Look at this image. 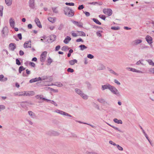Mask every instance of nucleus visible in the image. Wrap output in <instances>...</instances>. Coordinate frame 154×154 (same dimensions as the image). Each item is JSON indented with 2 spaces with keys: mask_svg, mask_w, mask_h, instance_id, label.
<instances>
[{
  "mask_svg": "<svg viewBox=\"0 0 154 154\" xmlns=\"http://www.w3.org/2000/svg\"><path fill=\"white\" fill-rule=\"evenodd\" d=\"M109 90L114 94L117 96H120L121 95L118 90L114 87L111 85Z\"/></svg>",
  "mask_w": 154,
  "mask_h": 154,
  "instance_id": "nucleus-1",
  "label": "nucleus"
},
{
  "mask_svg": "<svg viewBox=\"0 0 154 154\" xmlns=\"http://www.w3.org/2000/svg\"><path fill=\"white\" fill-rule=\"evenodd\" d=\"M103 12L104 14L107 15L109 16H111L112 13V10L109 8H104L103 9Z\"/></svg>",
  "mask_w": 154,
  "mask_h": 154,
  "instance_id": "nucleus-2",
  "label": "nucleus"
},
{
  "mask_svg": "<svg viewBox=\"0 0 154 154\" xmlns=\"http://www.w3.org/2000/svg\"><path fill=\"white\" fill-rule=\"evenodd\" d=\"M54 112L56 113H59L62 115L66 116H68L70 117H72V116L69 114L60 110L57 109L55 110L54 111Z\"/></svg>",
  "mask_w": 154,
  "mask_h": 154,
  "instance_id": "nucleus-3",
  "label": "nucleus"
},
{
  "mask_svg": "<svg viewBox=\"0 0 154 154\" xmlns=\"http://www.w3.org/2000/svg\"><path fill=\"white\" fill-rule=\"evenodd\" d=\"M65 14L69 17H72L74 15L73 13L72 10L69 8H66L64 11Z\"/></svg>",
  "mask_w": 154,
  "mask_h": 154,
  "instance_id": "nucleus-4",
  "label": "nucleus"
},
{
  "mask_svg": "<svg viewBox=\"0 0 154 154\" xmlns=\"http://www.w3.org/2000/svg\"><path fill=\"white\" fill-rule=\"evenodd\" d=\"M47 54L46 51L43 52L40 55V60L42 62H44L45 60Z\"/></svg>",
  "mask_w": 154,
  "mask_h": 154,
  "instance_id": "nucleus-5",
  "label": "nucleus"
},
{
  "mask_svg": "<svg viewBox=\"0 0 154 154\" xmlns=\"http://www.w3.org/2000/svg\"><path fill=\"white\" fill-rule=\"evenodd\" d=\"M35 0H29V7L32 9H34L35 8Z\"/></svg>",
  "mask_w": 154,
  "mask_h": 154,
  "instance_id": "nucleus-6",
  "label": "nucleus"
},
{
  "mask_svg": "<svg viewBox=\"0 0 154 154\" xmlns=\"http://www.w3.org/2000/svg\"><path fill=\"white\" fill-rule=\"evenodd\" d=\"M31 44L30 41L26 42L24 44V47L25 48H31Z\"/></svg>",
  "mask_w": 154,
  "mask_h": 154,
  "instance_id": "nucleus-7",
  "label": "nucleus"
},
{
  "mask_svg": "<svg viewBox=\"0 0 154 154\" xmlns=\"http://www.w3.org/2000/svg\"><path fill=\"white\" fill-rule=\"evenodd\" d=\"M142 42V40L140 39H136L132 42V44L134 45H137L138 44L141 43Z\"/></svg>",
  "mask_w": 154,
  "mask_h": 154,
  "instance_id": "nucleus-8",
  "label": "nucleus"
},
{
  "mask_svg": "<svg viewBox=\"0 0 154 154\" xmlns=\"http://www.w3.org/2000/svg\"><path fill=\"white\" fill-rule=\"evenodd\" d=\"M145 39L147 42L149 44H151V43H152V38L150 36L148 35H147L145 38Z\"/></svg>",
  "mask_w": 154,
  "mask_h": 154,
  "instance_id": "nucleus-9",
  "label": "nucleus"
},
{
  "mask_svg": "<svg viewBox=\"0 0 154 154\" xmlns=\"http://www.w3.org/2000/svg\"><path fill=\"white\" fill-rule=\"evenodd\" d=\"M111 85L109 84L102 86V89L103 91L106 89H109V90Z\"/></svg>",
  "mask_w": 154,
  "mask_h": 154,
  "instance_id": "nucleus-10",
  "label": "nucleus"
},
{
  "mask_svg": "<svg viewBox=\"0 0 154 154\" xmlns=\"http://www.w3.org/2000/svg\"><path fill=\"white\" fill-rule=\"evenodd\" d=\"M25 96H32L35 95V93L33 91H25Z\"/></svg>",
  "mask_w": 154,
  "mask_h": 154,
  "instance_id": "nucleus-11",
  "label": "nucleus"
},
{
  "mask_svg": "<svg viewBox=\"0 0 154 154\" xmlns=\"http://www.w3.org/2000/svg\"><path fill=\"white\" fill-rule=\"evenodd\" d=\"M9 23L11 27L14 28V27L15 23L14 20L12 18H11L9 20Z\"/></svg>",
  "mask_w": 154,
  "mask_h": 154,
  "instance_id": "nucleus-12",
  "label": "nucleus"
},
{
  "mask_svg": "<svg viewBox=\"0 0 154 154\" xmlns=\"http://www.w3.org/2000/svg\"><path fill=\"white\" fill-rule=\"evenodd\" d=\"M35 22L37 26L40 28H41L42 27V26L41 24V23L39 20V19L37 18H36L35 20Z\"/></svg>",
  "mask_w": 154,
  "mask_h": 154,
  "instance_id": "nucleus-13",
  "label": "nucleus"
},
{
  "mask_svg": "<svg viewBox=\"0 0 154 154\" xmlns=\"http://www.w3.org/2000/svg\"><path fill=\"white\" fill-rule=\"evenodd\" d=\"M72 23L75 25L78 26L79 27H82L83 24L80 22H78L75 21H72Z\"/></svg>",
  "mask_w": 154,
  "mask_h": 154,
  "instance_id": "nucleus-14",
  "label": "nucleus"
},
{
  "mask_svg": "<svg viewBox=\"0 0 154 154\" xmlns=\"http://www.w3.org/2000/svg\"><path fill=\"white\" fill-rule=\"evenodd\" d=\"M43 96L42 95H37L35 96V97L38 99L41 100L42 99L43 100H46L47 102L50 101V100L46 99L42 97Z\"/></svg>",
  "mask_w": 154,
  "mask_h": 154,
  "instance_id": "nucleus-15",
  "label": "nucleus"
},
{
  "mask_svg": "<svg viewBox=\"0 0 154 154\" xmlns=\"http://www.w3.org/2000/svg\"><path fill=\"white\" fill-rule=\"evenodd\" d=\"M9 47L10 50L13 51L16 48V45L14 43H11L9 45Z\"/></svg>",
  "mask_w": 154,
  "mask_h": 154,
  "instance_id": "nucleus-16",
  "label": "nucleus"
},
{
  "mask_svg": "<svg viewBox=\"0 0 154 154\" xmlns=\"http://www.w3.org/2000/svg\"><path fill=\"white\" fill-rule=\"evenodd\" d=\"M48 20L50 22L52 23H54L55 22L56 18L55 17H49L48 18Z\"/></svg>",
  "mask_w": 154,
  "mask_h": 154,
  "instance_id": "nucleus-17",
  "label": "nucleus"
},
{
  "mask_svg": "<svg viewBox=\"0 0 154 154\" xmlns=\"http://www.w3.org/2000/svg\"><path fill=\"white\" fill-rule=\"evenodd\" d=\"M71 40V38L69 36H67L64 40L63 42L66 44H67Z\"/></svg>",
  "mask_w": 154,
  "mask_h": 154,
  "instance_id": "nucleus-18",
  "label": "nucleus"
},
{
  "mask_svg": "<svg viewBox=\"0 0 154 154\" xmlns=\"http://www.w3.org/2000/svg\"><path fill=\"white\" fill-rule=\"evenodd\" d=\"M5 3L8 6H11L12 2V0H5Z\"/></svg>",
  "mask_w": 154,
  "mask_h": 154,
  "instance_id": "nucleus-19",
  "label": "nucleus"
},
{
  "mask_svg": "<svg viewBox=\"0 0 154 154\" xmlns=\"http://www.w3.org/2000/svg\"><path fill=\"white\" fill-rule=\"evenodd\" d=\"M51 85H54L58 87H61L63 86V85L62 83L60 82H57L55 83V84H52ZM48 86L51 85H48Z\"/></svg>",
  "mask_w": 154,
  "mask_h": 154,
  "instance_id": "nucleus-20",
  "label": "nucleus"
},
{
  "mask_svg": "<svg viewBox=\"0 0 154 154\" xmlns=\"http://www.w3.org/2000/svg\"><path fill=\"white\" fill-rule=\"evenodd\" d=\"M8 79L7 78L4 77L3 75H0V81L2 82H4L6 81Z\"/></svg>",
  "mask_w": 154,
  "mask_h": 154,
  "instance_id": "nucleus-21",
  "label": "nucleus"
},
{
  "mask_svg": "<svg viewBox=\"0 0 154 154\" xmlns=\"http://www.w3.org/2000/svg\"><path fill=\"white\" fill-rule=\"evenodd\" d=\"M77 63V61L75 59L70 60L69 61V64L71 65H73L75 64V63Z\"/></svg>",
  "mask_w": 154,
  "mask_h": 154,
  "instance_id": "nucleus-22",
  "label": "nucleus"
},
{
  "mask_svg": "<svg viewBox=\"0 0 154 154\" xmlns=\"http://www.w3.org/2000/svg\"><path fill=\"white\" fill-rule=\"evenodd\" d=\"M113 121L115 123L118 124H122V122L121 120H119L116 118L113 119Z\"/></svg>",
  "mask_w": 154,
  "mask_h": 154,
  "instance_id": "nucleus-23",
  "label": "nucleus"
},
{
  "mask_svg": "<svg viewBox=\"0 0 154 154\" xmlns=\"http://www.w3.org/2000/svg\"><path fill=\"white\" fill-rule=\"evenodd\" d=\"M8 31V28L7 27L5 26L4 27L2 31V33L5 34V33L7 32Z\"/></svg>",
  "mask_w": 154,
  "mask_h": 154,
  "instance_id": "nucleus-24",
  "label": "nucleus"
},
{
  "mask_svg": "<svg viewBox=\"0 0 154 154\" xmlns=\"http://www.w3.org/2000/svg\"><path fill=\"white\" fill-rule=\"evenodd\" d=\"M97 101L99 102L105 104L107 103V102L103 98H100L97 99Z\"/></svg>",
  "mask_w": 154,
  "mask_h": 154,
  "instance_id": "nucleus-25",
  "label": "nucleus"
},
{
  "mask_svg": "<svg viewBox=\"0 0 154 154\" xmlns=\"http://www.w3.org/2000/svg\"><path fill=\"white\" fill-rule=\"evenodd\" d=\"M52 9L54 13L57 14L58 13V11L57 7H52Z\"/></svg>",
  "mask_w": 154,
  "mask_h": 154,
  "instance_id": "nucleus-26",
  "label": "nucleus"
},
{
  "mask_svg": "<svg viewBox=\"0 0 154 154\" xmlns=\"http://www.w3.org/2000/svg\"><path fill=\"white\" fill-rule=\"evenodd\" d=\"M28 113L29 115L32 118H34L35 117V114L32 111H29L28 112Z\"/></svg>",
  "mask_w": 154,
  "mask_h": 154,
  "instance_id": "nucleus-27",
  "label": "nucleus"
},
{
  "mask_svg": "<svg viewBox=\"0 0 154 154\" xmlns=\"http://www.w3.org/2000/svg\"><path fill=\"white\" fill-rule=\"evenodd\" d=\"M80 96L84 99L86 100L88 99V96L87 95L83 93L81 94Z\"/></svg>",
  "mask_w": 154,
  "mask_h": 154,
  "instance_id": "nucleus-28",
  "label": "nucleus"
},
{
  "mask_svg": "<svg viewBox=\"0 0 154 154\" xmlns=\"http://www.w3.org/2000/svg\"><path fill=\"white\" fill-rule=\"evenodd\" d=\"M75 92L80 95L83 93L82 92L81 90L78 88L75 89Z\"/></svg>",
  "mask_w": 154,
  "mask_h": 154,
  "instance_id": "nucleus-29",
  "label": "nucleus"
},
{
  "mask_svg": "<svg viewBox=\"0 0 154 154\" xmlns=\"http://www.w3.org/2000/svg\"><path fill=\"white\" fill-rule=\"evenodd\" d=\"M77 32L79 33L78 36H85L86 35L85 33L83 32L78 31Z\"/></svg>",
  "mask_w": 154,
  "mask_h": 154,
  "instance_id": "nucleus-30",
  "label": "nucleus"
},
{
  "mask_svg": "<svg viewBox=\"0 0 154 154\" xmlns=\"http://www.w3.org/2000/svg\"><path fill=\"white\" fill-rule=\"evenodd\" d=\"M105 69V66L102 64H100L99 65L98 68V69L99 70H102Z\"/></svg>",
  "mask_w": 154,
  "mask_h": 154,
  "instance_id": "nucleus-31",
  "label": "nucleus"
},
{
  "mask_svg": "<svg viewBox=\"0 0 154 154\" xmlns=\"http://www.w3.org/2000/svg\"><path fill=\"white\" fill-rule=\"evenodd\" d=\"M79 47L80 48V50L82 51H83L87 48V47L83 45H80L79 46Z\"/></svg>",
  "mask_w": 154,
  "mask_h": 154,
  "instance_id": "nucleus-32",
  "label": "nucleus"
},
{
  "mask_svg": "<svg viewBox=\"0 0 154 154\" xmlns=\"http://www.w3.org/2000/svg\"><path fill=\"white\" fill-rule=\"evenodd\" d=\"M3 7L2 5H0V16H2L3 15Z\"/></svg>",
  "mask_w": 154,
  "mask_h": 154,
  "instance_id": "nucleus-33",
  "label": "nucleus"
},
{
  "mask_svg": "<svg viewBox=\"0 0 154 154\" xmlns=\"http://www.w3.org/2000/svg\"><path fill=\"white\" fill-rule=\"evenodd\" d=\"M92 20L96 23L99 25L101 24V23L97 19L95 18H93Z\"/></svg>",
  "mask_w": 154,
  "mask_h": 154,
  "instance_id": "nucleus-34",
  "label": "nucleus"
},
{
  "mask_svg": "<svg viewBox=\"0 0 154 154\" xmlns=\"http://www.w3.org/2000/svg\"><path fill=\"white\" fill-rule=\"evenodd\" d=\"M25 91L19 92V96H25Z\"/></svg>",
  "mask_w": 154,
  "mask_h": 154,
  "instance_id": "nucleus-35",
  "label": "nucleus"
},
{
  "mask_svg": "<svg viewBox=\"0 0 154 154\" xmlns=\"http://www.w3.org/2000/svg\"><path fill=\"white\" fill-rule=\"evenodd\" d=\"M56 36L54 35H52L50 36V40L54 41L56 39Z\"/></svg>",
  "mask_w": 154,
  "mask_h": 154,
  "instance_id": "nucleus-36",
  "label": "nucleus"
},
{
  "mask_svg": "<svg viewBox=\"0 0 154 154\" xmlns=\"http://www.w3.org/2000/svg\"><path fill=\"white\" fill-rule=\"evenodd\" d=\"M126 69L128 70H129L131 71L135 72L136 70L135 69L131 67H127L126 68Z\"/></svg>",
  "mask_w": 154,
  "mask_h": 154,
  "instance_id": "nucleus-37",
  "label": "nucleus"
},
{
  "mask_svg": "<svg viewBox=\"0 0 154 154\" xmlns=\"http://www.w3.org/2000/svg\"><path fill=\"white\" fill-rule=\"evenodd\" d=\"M25 69V68L23 66H20L19 69V72L20 73H21V72Z\"/></svg>",
  "mask_w": 154,
  "mask_h": 154,
  "instance_id": "nucleus-38",
  "label": "nucleus"
},
{
  "mask_svg": "<svg viewBox=\"0 0 154 154\" xmlns=\"http://www.w3.org/2000/svg\"><path fill=\"white\" fill-rule=\"evenodd\" d=\"M71 35L73 37H76L78 36V33H75L73 31H72L71 32Z\"/></svg>",
  "mask_w": 154,
  "mask_h": 154,
  "instance_id": "nucleus-39",
  "label": "nucleus"
},
{
  "mask_svg": "<svg viewBox=\"0 0 154 154\" xmlns=\"http://www.w3.org/2000/svg\"><path fill=\"white\" fill-rule=\"evenodd\" d=\"M147 61L148 62V63L150 65L154 66V63L151 60H147Z\"/></svg>",
  "mask_w": 154,
  "mask_h": 154,
  "instance_id": "nucleus-40",
  "label": "nucleus"
},
{
  "mask_svg": "<svg viewBox=\"0 0 154 154\" xmlns=\"http://www.w3.org/2000/svg\"><path fill=\"white\" fill-rule=\"evenodd\" d=\"M116 147L120 151H122L123 150V148L122 147L120 146L118 144H116Z\"/></svg>",
  "mask_w": 154,
  "mask_h": 154,
  "instance_id": "nucleus-41",
  "label": "nucleus"
},
{
  "mask_svg": "<svg viewBox=\"0 0 154 154\" xmlns=\"http://www.w3.org/2000/svg\"><path fill=\"white\" fill-rule=\"evenodd\" d=\"M109 71L110 73L114 74L115 75L118 76V74L116 72H115L113 70L110 69L109 70Z\"/></svg>",
  "mask_w": 154,
  "mask_h": 154,
  "instance_id": "nucleus-42",
  "label": "nucleus"
},
{
  "mask_svg": "<svg viewBox=\"0 0 154 154\" xmlns=\"http://www.w3.org/2000/svg\"><path fill=\"white\" fill-rule=\"evenodd\" d=\"M37 78H35V79H31L30 80L29 82L31 83L33 82H35L37 81Z\"/></svg>",
  "mask_w": 154,
  "mask_h": 154,
  "instance_id": "nucleus-43",
  "label": "nucleus"
},
{
  "mask_svg": "<svg viewBox=\"0 0 154 154\" xmlns=\"http://www.w3.org/2000/svg\"><path fill=\"white\" fill-rule=\"evenodd\" d=\"M99 17L102 19L103 20H105L106 18V17L105 15H99Z\"/></svg>",
  "mask_w": 154,
  "mask_h": 154,
  "instance_id": "nucleus-44",
  "label": "nucleus"
},
{
  "mask_svg": "<svg viewBox=\"0 0 154 154\" xmlns=\"http://www.w3.org/2000/svg\"><path fill=\"white\" fill-rule=\"evenodd\" d=\"M111 29H112L114 30H117L119 29V27L118 26H117V27L114 26V27H112L111 28Z\"/></svg>",
  "mask_w": 154,
  "mask_h": 154,
  "instance_id": "nucleus-45",
  "label": "nucleus"
},
{
  "mask_svg": "<svg viewBox=\"0 0 154 154\" xmlns=\"http://www.w3.org/2000/svg\"><path fill=\"white\" fill-rule=\"evenodd\" d=\"M47 61L48 63L50 65L52 62V60L50 57H49Z\"/></svg>",
  "mask_w": 154,
  "mask_h": 154,
  "instance_id": "nucleus-46",
  "label": "nucleus"
},
{
  "mask_svg": "<svg viewBox=\"0 0 154 154\" xmlns=\"http://www.w3.org/2000/svg\"><path fill=\"white\" fill-rule=\"evenodd\" d=\"M142 61H143V60H142ZM136 64L137 65H140V64H141L142 65H144V64L142 62V61H141V60H139L138 61L137 63H136Z\"/></svg>",
  "mask_w": 154,
  "mask_h": 154,
  "instance_id": "nucleus-47",
  "label": "nucleus"
},
{
  "mask_svg": "<svg viewBox=\"0 0 154 154\" xmlns=\"http://www.w3.org/2000/svg\"><path fill=\"white\" fill-rule=\"evenodd\" d=\"M50 89L51 91L54 92H58V90L57 89H54L51 88H50Z\"/></svg>",
  "mask_w": 154,
  "mask_h": 154,
  "instance_id": "nucleus-48",
  "label": "nucleus"
},
{
  "mask_svg": "<svg viewBox=\"0 0 154 154\" xmlns=\"http://www.w3.org/2000/svg\"><path fill=\"white\" fill-rule=\"evenodd\" d=\"M66 5H67L69 6H74V3L71 2V3H68L66 2Z\"/></svg>",
  "mask_w": 154,
  "mask_h": 154,
  "instance_id": "nucleus-49",
  "label": "nucleus"
},
{
  "mask_svg": "<svg viewBox=\"0 0 154 154\" xmlns=\"http://www.w3.org/2000/svg\"><path fill=\"white\" fill-rule=\"evenodd\" d=\"M67 71L69 72H74V70L71 68H69L67 69Z\"/></svg>",
  "mask_w": 154,
  "mask_h": 154,
  "instance_id": "nucleus-50",
  "label": "nucleus"
},
{
  "mask_svg": "<svg viewBox=\"0 0 154 154\" xmlns=\"http://www.w3.org/2000/svg\"><path fill=\"white\" fill-rule=\"evenodd\" d=\"M97 35V36L99 37H101L102 35L100 33V31H98L96 33Z\"/></svg>",
  "mask_w": 154,
  "mask_h": 154,
  "instance_id": "nucleus-51",
  "label": "nucleus"
},
{
  "mask_svg": "<svg viewBox=\"0 0 154 154\" xmlns=\"http://www.w3.org/2000/svg\"><path fill=\"white\" fill-rule=\"evenodd\" d=\"M87 57L90 59H92L94 58V56L91 54H88L87 55Z\"/></svg>",
  "mask_w": 154,
  "mask_h": 154,
  "instance_id": "nucleus-52",
  "label": "nucleus"
},
{
  "mask_svg": "<svg viewBox=\"0 0 154 154\" xmlns=\"http://www.w3.org/2000/svg\"><path fill=\"white\" fill-rule=\"evenodd\" d=\"M16 63L18 65H20L21 64L20 63L19 60L18 59H17L16 60Z\"/></svg>",
  "mask_w": 154,
  "mask_h": 154,
  "instance_id": "nucleus-53",
  "label": "nucleus"
},
{
  "mask_svg": "<svg viewBox=\"0 0 154 154\" xmlns=\"http://www.w3.org/2000/svg\"><path fill=\"white\" fill-rule=\"evenodd\" d=\"M5 108V107L3 105H0V111L2 110H3Z\"/></svg>",
  "mask_w": 154,
  "mask_h": 154,
  "instance_id": "nucleus-54",
  "label": "nucleus"
},
{
  "mask_svg": "<svg viewBox=\"0 0 154 154\" xmlns=\"http://www.w3.org/2000/svg\"><path fill=\"white\" fill-rule=\"evenodd\" d=\"M109 143L110 144H111L112 145L114 146H116V143H114V142H113L112 141V140H110L109 141Z\"/></svg>",
  "mask_w": 154,
  "mask_h": 154,
  "instance_id": "nucleus-55",
  "label": "nucleus"
},
{
  "mask_svg": "<svg viewBox=\"0 0 154 154\" xmlns=\"http://www.w3.org/2000/svg\"><path fill=\"white\" fill-rule=\"evenodd\" d=\"M84 8V7L83 5H79L78 8V9L79 10H81L83 9Z\"/></svg>",
  "mask_w": 154,
  "mask_h": 154,
  "instance_id": "nucleus-56",
  "label": "nucleus"
},
{
  "mask_svg": "<svg viewBox=\"0 0 154 154\" xmlns=\"http://www.w3.org/2000/svg\"><path fill=\"white\" fill-rule=\"evenodd\" d=\"M17 37L20 40H21L22 38V35L21 33H19L17 35Z\"/></svg>",
  "mask_w": 154,
  "mask_h": 154,
  "instance_id": "nucleus-57",
  "label": "nucleus"
},
{
  "mask_svg": "<svg viewBox=\"0 0 154 154\" xmlns=\"http://www.w3.org/2000/svg\"><path fill=\"white\" fill-rule=\"evenodd\" d=\"M29 65L33 67H34L35 66V64L33 62H30L29 63Z\"/></svg>",
  "mask_w": 154,
  "mask_h": 154,
  "instance_id": "nucleus-58",
  "label": "nucleus"
},
{
  "mask_svg": "<svg viewBox=\"0 0 154 154\" xmlns=\"http://www.w3.org/2000/svg\"><path fill=\"white\" fill-rule=\"evenodd\" d=\"M84 12L85 13L86 16L87 17H88L90 15V14L89 12L87 11Z\"/></svg>",
  "mask_w": 154,
  "mask_h": 154,
  "instance_id": "nucleus-59",
  "label": "nucleus"
},
{
  "mask_svg": "<svg viewBox=\"0 0 154 154\" xmlns=\"http://www.w3.org/2000/svg\"><path fill=\"white\" fill-rule=\"evenodd\" d=\"M53 134L55 136L58 135L59 134L58 132L54 131H53Z\"/></svg>",
  "mask_w": 154,
  "mask_h": 154,
  "instance_id": "nucleus-60",
  "label": "nucleus"
},
{
  "mask_svg": "<svg viewBox=\"0 0 154 154\" xmlns=\"http://www.w3.org/2000/svg\"><path fill=\"white\" fill-rule=\"evenodd\" d=\"M114 82L118 85H120V83L116 79L114 80Z\"/></svg>",
  "mask_w": 154,
  "mask_h": 154,
  "instance_id": "nucleus-61",
  "label": "nucleus"
},
{
  "mask_svg": "<svg viewBox=\"0 0 154 154\" xmlns=\"http://www.w3.org/2000/svg\"><path fill=\"white\" fill-rule=\"evenodd\" d=\"M51 103L53 104L54 105H55L56 106H57V103L53 100L51 101Z\"/></svg>",
  "mask_w": 154,
  "mask_h": 154,
  "instance_id": "nucleus-62",
  "label": "nucleus"
},
{
  "mask_svg": "<svg viewBox=\"0 0 154 154\" xmlns=\"http://www.w3.org/2000/svg\"><path fill=\"white\" fill-rule=\"evenodd\" d=\"M76 42H83V41L81 38H79V39H77L76 40Z\"/></svg>",
  "mask_w": 154,
  "mask_h": 154,
  "instance_id": "nucleus-63",
  "label": "nucleus"
},
{
  "mask_svg": "<svg viewBox=\"0 0 154 154\" xmlns=\"http://www.w3.org/2000/svg\"><path fill=\"white\" fill-rule=\"evenodd\" d=\"M149 71L151 73L154 74V68H152L149 69Z\"/></svg>",
  "mask_w": 154,
  "mask_h": 154,
  "instance_id": "nucleus-64",
  "label": "nucleus"
}]
</instances>
